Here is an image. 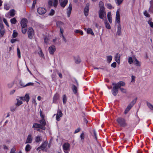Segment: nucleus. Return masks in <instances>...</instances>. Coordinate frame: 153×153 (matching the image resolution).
<instances>
[{"label":"nucleus","instance_id":"obj_1","mask_svg":"<svg viewBox=\"0 0 153 153\" xmlns=\"http://www.w3.org/2000/svg\"><path fill=\"white\" fill-rule=\"evenodd\" d=\"M116 21L118 24L117 25V35L120 36L121 33V27L120 24V15L119 10H117L116 12Z\"/></svg>","mask_w":153,"mask_h":153},{"label":"nucleus","instance_id":"obj_2","mask_svg":"<svg viewBox=\"0 0 153 153\" xmlns=\"http://www.w3.org/2000/svg\"><path fill=\"white\" fill-rule=\"evenodd\" d=\"M117 121L121 127H125L126 125L127 124L125 120L122 117H119L117 119Z\"/></svg>","mask_w":153,"mask_h":153},{"label":"nucleus","instance_id":"obj_3","mask_svg":"<svg viewBox=\"0 0 153 153\" xmlns=\"http://www.w3.org/2000/svg\"><path fill=\"white\" fill-rule=\"evenodd\" d=\"M62 148L65 153H68L70 150V146L68 143H65L62 146Z\"/></svg>","mask_w":153,"mask_h":153},{"label":"nucleus","instance_id":"obj_4","mask_svg":"<svg viewBox=\"0 0 153 153\" xmlns=\"http://www.w3.org/2000/svg\"><path fill=\"white\" fill-rule=\"evenodd\" d=\"M28 37L31 39L33 38L34 35V31L33 29L31 27H29L27 31Z\"/></svg>","mask_w":153,"mask_h":153},{"label":"nucleus","instance_id":"obj_5","mask_svg":"<svg viewBox=\"0 0 153 153\" xmlns=\"http://www.w3.org/2000/svg\"><path fill=\"white\" fill-rule=\"evenodd\" d=\"M99 17L101 19H103L104 18L106 17V13L105 9L100 10L99 11Z\"/></svg>","mask_w":153,"mask_h":153},{"label":"nucleus","instance_id":"obj_6","mask_svg":"<svg viewBox=\"0 0 153 153\" xmlns=\"http://www.w3.org/2000/svg\"><path fill=\"white\" fill-rule=\"evenodd\" d=\"M30 98L29 94H26L25 96L22 97H19V99L21 100H22V101H26L27 103L29 102Z\"/></svg>","mask_w":153,"mask_h":153},{"label":"nucleus","instance_id":"obj_7","mask_svg":"<svg viewBox=\"0 0 153 153\" xmlns=\"http://www.w3.org/2000/svg\"><path fill=\"white\" fill-rule=\"evenodd\" d=\"M114 85V86L113 87L111 91V93L114 96H115L118 93L119 88L116 85Z\"/></svg>","mask_w":153,"mask_h":153},{"label":"nucleus","instance_id":"obj_8","mask_svg":"<svg viewBox=\"0 0 153 153\" xmlns=\"http://www.w3.org/2000/svg\"><path fill=\"white\" fill-rule=\"evenodd\" d=\"M48 144V142L47 141H45L44 142L42 143L41 145L39 147H38L37 149V150H40L41 149L42 150H44L46 146Z\"/></svg>","mask_w":153,"mask_h":153},{"label":"nucleus","instance_id":"obj_9","mask_svg":"<svg viewBox=\"0 0 153 153\" xmlns=\"http://www.w3.org/2000/svg\"><path fill=\"white\" fill-rule=\"evenodd\" d=\"M56 50L55 47L54 45H51L48 48V51L50 54L53 55Z\"/></svg>","mask_w":153,"mask_h":153},{"label":"nucleus","instance_id":"obj_10","mask_svg":"<svg viewBox=\"0 0 153 153\" xmlns=\"http://www.w3.org/2000/svg\"><path fill=\"white\" fill-rule=\"evenodd\" d=\"M27 20L25 18L22 19L21 22V25L22 28L27 27Z\"/></svg>","mask_w":153,"mask_h":153},{"label":"nucleus","instance_id":"obj_11","mask_svg":"<svg viewBox=\"0 0 153 153\" xmlns=\"http://www.w3.org/2000/svg\"><path fill=\"white\" fill-rule=\"evenodd\" d=\"M39 122L41 127V129L43 130H45V126L46 125L45 120H44V118L42 119V120L39 121Z\"/></svg>","mask_w":153,"mask_h":153},{"label":"nucleus","instance_id":"obj_12","mask_svg":"<svg viewBox=\"0 0 153 153\" xmlns=\"http://www.w3.org/2000/svg\"><path fill=\"white\" fill-rule=\"evenodd\" d=\"M37 12L39 14L42 15L46 12V10L44 8L40 7L38 8Z\"/></svg>","mask_w":153,"mask_h":153},{"label":"nucleus","instance_id":"obj_13","mask_svg":"<svg viewBox=\"0 0 153 153\" xmlns=\"http://www.w3.org/2000/svg\"><path fill=\"white\" fill-rule=\"evenodd\" d=\"M125 85V83L123 81H120L117 83H113L112 84V85H116L119 88H121V86H124Z\"/></svg>","mask_w":153,"mask_h":153},{"label":"nucleus","instance_id":"obj_14","mask_svg":"<svg viewBox=\"0 0 153 153\" xmlns=\"http://www.w3.org/2000/svg\"><path fill=\"white\" fill-rule=\"evenodd\" d=\"M56 120L59 121L60 120V117H62V113L61 111L60 110H58L57 114H56Z\"/></svg>","mask_w":153,"mask_h":153},{"label":"nucleus","instance_id":"obj_15","mask_svg":"<svg viewBox=\"0 0 153 153\" xmlns=\"http://www.w3.org/2000/svg\"><path fill=\"white\" fill-rule=\"evenodd\" d=\"M72 9V5L71 4H70L67 9V15L68 17H69L71 13V11Z\"/></svg>","mask_w":153,"mask_h":153},{"label":"nucleus","instance_id":"obj_16","mask_svg":"<svg viewBox=\"0 0 153 153\" xmlns=\"http://www.w3.org/2000/svg\"><path fill=\"white\" fill-rule=\"evenodd\" d=\"M137 98H136L134 99L132 102H131L130 103L127 107V108L130 109L134 105L136 101L137 100Z\"/></svg>","mask_w":153,"mask_h":153},{"label":"nucleus","instance_id":"obj_17","mask_svg":"<svg viewBox=\"0 0 153 153\" xmlns=\"http://www.w3.org/2000/svg\"><path fill=\"white\" fill-rule=\"evenodd\" d=\"M32 140L33 137L32 135L31 134H29L27 137V138L25 142V143H31L32 142Z\"/></svg>","mask_w":153,"mask_h":153},{"label":"nucleus","instance_id":"obj_18","mask_svg":"<svg viewBox=\"0 0 153 153\" xmlns=\"http://www.w3.org/2000/svg\"><path fill=\"white\" fill-rule=\"evenodd\" d=\"M89 4H87L85 6L84 10V13L85 16H87L88 15V12L89 11Z\"/></svg>","mask_w":153,"mask_h":153},{"label":"nucleus","instance_id":"obj_19","mask_svg":"<svg viewBox=\"0 0 153 153\" xmlns=\"http://www.w3.org/2000/svg\"><path fill=\"white\" fill-rule=\"evenodd\" d=\"M120 55L119 53H117L115 56V60L118 64L120 63Z\"/></svg>","mask_w":153,"mask_h":153},{"label":"nucleus","instance_id":"obj_20","mask_svg":"<svg viewBox=\"0 0 153 153\" xmlns=\"http://www.w3.org/2000/svg\"><path fill=\"white\" fill-rule=\"evenodd\" d=\"M133 59H134V62L135 63V65L136 66H141V62H140L137 59V58L135 57H133Z\"/></svg>","mask_w":153,"mask_h":153},{"label":"nucleus","instance_id":"obj_21","mask_svg":"<svg viewBox=\"0 0 153 153\" xmlns=\"http://www.w3.org/2000/svg\"><path fill=\"white\" fill-rule=\"evenodd\" d=\"M59 1L60 2V4L61 6L63 7H64L67 4L68 1V0H64L63 1L62 0Z\"/></svg>","mask_w":153,"mask_h":153},{"label":"nucleus","instance_id":"obj_22","mask_svg":"<svg viewBox=\"0 0 153 153\" xmlns=\"http://www.w3.org/2000/svg\"><path fill=\"white\" fill-rule=\"evenodd\" d=\"M17 102L16 104V106H19L20 105H22L23 103L22 101V100H21L19 98L17 99Z\"/></svg>","mask_w":153,"mask_h":153},{"label":"nucleus","instance_id":"obj_23","mask_svg":"<svg viewBox=\"0 0 153 153\" xmlns=\"http://www.w3.org/2000/svg\"><path fill=\"white\" fill-rule=\"evenodd\" d=\"M86 31L87 33L90 34L92 36H94V33L91 28H88L87 29Z\"/></svg>","mask_w":153,"mask_h":153},{"label":"nucleus","instance_id":"obj_24","mask_svg":"<svg viewBox=\"0 0 153 153\" xmlns=\"http://www.w3.org/2000/svg\"><path fill=\"white\" fill-rule=\"evenodd\" d=\"M9 15L11 17H13L14 16L15 13V10L14 9H12L10 10L9 12Z\"/></svg>","mask_w":153,"mask_h":153},{"label":"nucleus","instance_id":"obj_25","mask_svg":"<svg viewBox=\"0 0 153 153\" xmlns=\"http://www.w3.org/2000/svg\"><path fill=\"white\" fill-rule=\"evenodd\" d=\"M72 89L74 94H76L77 92V87L74 85H73L72 87Z\"/></svg>","mask_w":153,"mask_h":153},{"label":"nucleus","instance_id":"obj_26","mask_svg":"<svg viewBox=\"0 0 153 153\" xmlns=\"http://www.w3.org/2000/svg\"><path fill=\"white\" fill-rule=\"evenodd\" d=\"M32 127L34 128H41V127L40 124L37 123H34L33 124Z\"/></svg>","mask_w":153,"mask_h":153},{"label":"nucleus","instance_id":"obj_27","mask_svg":"<svg viewBox=\"0 0 153 153\" xmlns=\"http://www.w3.org/2000/svg\"><path fill=\"white\" fill-rule=\"evenodd\" d=\"M148 108L151 110L153 111V105L148 102H146Z\"/></svg>","mask_w":153,"mask_h":153},{"label":"nucleus","instance_id":"obj_28","mask_svg":"<svg viewBox=\"0 0 153 153\" xmlns=\"http://www.w3.org/2000/svg\"><path fill=\"white\" fill-rule=\"evenodd\" d=\"M62 101L63 103L65 104L67 101V97L65 94H64L63 96Z\"/></svg>","mask_w":153,"mask_h":153},{"label":"nucleus","instance_id":"obj_29","mask_svg":"<svg viewBox=\"0 0 153 153\" xmlns=\"http://www.w3.org/2000/svg\"><path fill=\"white\" fill-rule=\"evenodd\" d=\"M100 10L105 9L104 5L103 2L102 1H100L99 4Z\"/></svg>","mask_w":153,"mask_h":153},{"label":"nucleus","instance_id":"obj_30","mask_svg":"<svg viewBox=\"0 0 153 153\" xmlns=\"http://www.w3.org/2000/svg\"><path fill=\"white\" fill-rule=\"evenodd\" d=\"M105 27L107 29H111L110 25L107 20L105 21Z\"/></svg>","mask_w":153,"mask_h":153},{"label":"nucleus","instance_id":"obj_31","mask_svg":"<svg viewBox=\"0 0 153 153\" xmlns=\"http://www.w3.org/2000/svg\"><path fill=\"white\" fill-rule=\"evenodd\" d=\"M59 95L58 94H55L53 97V102L54 103H55L57 100L58 98H59Z\"/></svg>","mask_w":153,"mask_h":153},{"label":"nucleus","instance_id":"obj_32","mask_svg":"<svg viewBox=\"0 0 153 153\" xmlns=\"http://www.w3.org/2000/svg\"><path fill=\"white\" fill-rule=\"evenodd\" d=\"M18 106H16V105L15 106H12L10 107V111L12 112H14L17 109V107Z\"/></svg>","mask_w":153,"mask_h":153},{"label":"nucleus","instance_id":"obj_33","mask_svg":"<svg viewBox=\"0 0 153 153\" xmlns=\"http://www.w3.org/2000/svg\"><path fill=\"white\" fill-rule=\"evenodd\" d=\"M42 138L40 136H37L35 139V141L36 143H39L42 140Z\"/></svg>","mask_w":153,"mask_h":153},{"label":"nucleus","instance_id":"obj_34","mask_svg":"<svg viewBox=\"0 0 153 153\" xmlns=\"http://www.w3.org/2000/svg\"><path fill=\"white\" fill-rule=\"evenodd\" d=\"M75 62L76 64H79L81 62V59H80V58L79 57H76L75 58Z\"/></svg>","mask_w":153,"mask_h":153},{"label":"nucleus","instance_id":"obj_35","mask_svg":"<svg viewBox=\"0 0 153 153\" xmlns=\"http://www.w3.org/2000/svg\"><path fill=\"white\" fill-rule=\"evenodd\" d=\"M112 59V56L110 55L107 56V62L110 63Z\"/></svg>","mask_w":153,"mask_h":153},{"label":"nucleus","instance_id":"obj_36","mask_svg":"<svg viewBox=\"0 0 153 153\" xmlns=\"http://www.w3.org/2000/svg\"><path fill=\"white\" fill-rule=\"evenodd\" d=\"M10 8L9 5L7 4H4V8L6 10H8Z\"/></svg>","mask_w":153,"mask_h":153},{"label":"nucleus","instance_id":"obj_37","mask_svg":"<svg viewBox=\"0 0 153 153\" xmlns=\"http://www.w3.org/2000/svg\"><path fill=\"white\" fill-rule=\"evenodd\" d=\"M31 149L30 146L29 144H27L25 147V151L26 152H28Z\"/></svg>","mask_w":153,"mask_h":153},{"label":"nucleus","instance_id":"obj_38","mask_svg":"<svg viewBox=\"0 0 153 153\" xmlns=\"http://www.w3.org/2000/svg\"><path fill=\"white\" fill-rule=\"evenodd\" d=\"M10 22L12 24H15L17 22L15 18H13L10 20Z\"/></svg>","mask_w":153,"mask_h":153},{"label":"nucleus","instance_id":"obj_39","mask_svg":"<svg viewBox=\"0 0 153 153\" xmlns=\"http://www.w3.org/2000/svg\"><path fill=\"white\" fill-rule=\"evenodd\" d=\"M14 83L13 82H11L7 84V86L8 88H11L14 85Z\"/></svg>","mask_w":153,"mask_h":153},{"label":"nucleus","instance_id":"obj_40","mask_svg":"<svg viewBox=\"0 0 153 153\" xmlns=\"http://www.w3.org/2000/svg\"><path fill=\"white\" fill-rule=\"evenodd\" d=\"M17 55L18 57L20 58H21V52L20 51L18 47L17 49Z\"/></svg>","mask_w":153,"mask_h":153},{"label":"nucleus","instance_id":"obj_41","mask_svg":"<svg viewBox=\"0 0 153 153\" xmlns=\"http://www.w3.org/2000/svg\"><path fill=\"white\" fill-rule=\"evenodd\" d=\"M134 61L133 58L131 57H129L128 58V62L129 64H131L133 63Z\"/></svg>","mask_w":153,"mask_h":153},{"label":"nucleus","instance_id":"obj_42","mask_svg":"<svg viewBox=\"0 0 153 153\" xmlns=\"http://www.w3.org/2000/svg\"><path fill=\"white\" fill-rule=\"evenodd\" d=\"M39 48L40 51L38 53L40 56L43 57L44 56V54L42 51V50L40 47H39Z\"/></svg>","mask_w":153,"mask_h":153},{"label":"nucleus","instance_id":"obj_43","mask_svg":"<svg viewBox=\"0 0 153 153\" xmlns=\"http://www.w3.org/2000/svg\"><path fill=\"white\" fill-rule=\"evenodd\" d=\"M27 27H25L24 28H22V32L24 33L25 34L26 33L27 31Z\"/></svg>","mask_w":153,"mask_h":153},{"label":"nucleus","instance_id":"obj_44","mask_svg":"<svg viewBox=\"0 0 153 153\" xmlns=\"http://www.w3.org/2000/svg\"><path fill=\"white\" fill-rule=\"evenodd\" d=\"M144 15L147 17H149L150 16L146 10H145L143 12Z\"/></svg>","mask_w":153,"mask_h":153},{"label":"nucleus","instance_id":"obj_45","mask_svg":"<svg viewBox=\"0 0 153 153\" xmlns=\"http://www.w3.org/2000/svg\"><path fill=\"white\" fill-rule=\"evenodd\" d=\"M4 29H1L0 30V36H2L4 34Z\"/></svg>","mask_w":153,"mask_h":153},{"label":"nucleus","instance_id":"obj_46","mask_svg":"<svg viewBox=\"0 0 153 153\" xmlns=\"http://www.w3.org/2000/svg\"><path fill=\"white\" fill-rule=\"evenodd\" d=\"M34 85V84L32 82H29L27 83V84H26L24 86H23V87H25L28 86H33Z\"/></svg>","mask_w":153,"mask_h":153},{"label":"nucleus","instance_id":"obj_47","mask_svg":"<svg viewBox=\"0 0 153 153\" xmlns=\"http://www.w3.org/2000/svg\"><path fill=\"white\" fill-rule=\"evenodd\" d=\"M18 35V33L16 32L15 31V30H14L13 31V38H15Z\"/></svg>","mask_w":153,"mask_h":153},{"label":"nucleus","instance_id":"obj_48","mask_svg":"<svg viewBox=\"0 0 153 153\" xmlns=\"http://www.w3.org/2000/svg\"><path fill=\"white\" fill-rule=\"evenodd\" d=\"M55 13V11L53 9H51L49 15L50 16L53 15Z\"/></svg>","mask_w":153,"mask_h":153},{"label":"nucleus","instance_id":"obj_49","mask_svg":"<svg viewBox=\"0 0 153 153\" xmlns=\"http://www.w3.org/2000/svg\"><path fill=\"white\" fill-rule=\"evenodd\" d=\"M107 16L108 19L112 18L111 12H109L108 13Z\"/></svg>","mask_w":153,"mask_h":153},{"label":"nucleus","instance_id":"obj_50","mask_svg":"<svg viewBox=\"0 0 153 153\" xmlns=\"http://www.w3.org/2000/svg\"><path fill=\"white\" fill-rule=\"evenodd\" d=\"M3 21L4 22V23H5V24L8 27H9V24H8V23L7 22V21L6 20V19L5 18H3Z\"/></svg>","mask_w":153,"mask_h":153},{"label":"nucleus","instance_id":"obj_51","mask_svg":"<svg viewBox=\"0 0 153 153\" xmlns=\"http://www.w3.org/2000/svg\"><path fill=\"white\" fill-rule=\"evenodd\" d=\"M119 88L121 91L123 93H126V89H124L123 88Z\"/></svg>","mask_w":153,"mask_h":153},{"label":"nucleus","instance_id":"obj_52","mask_svg":"<svg viewBox=\"0 0 153 153\" xmlns=\"http://www.w3.org/2000/svg\"><path fill=\"white\" fill-rule=\"evenodd\" d=\"M58 4V0H54L53 2V5L54 7H56L57 5Z\"/></svg>","mask_w":153,"mask_h":153},{"label":"nucleus","instance_id":"obj_53","mask_svg":"<svg viewBox=\"0 0 153 153\" xmlns=\"http://www.w3.org/2000/svg\"><path fill=\"white\" fill-rule=\"evenodd\" d=\"M148 23L150 25V27L153 28V22L150 21H149L148 22Z\"/></svg>","mask_w":153,"mask_h":153},{"label":"nucleus","instance_id":"obj_54","mask_svg":"<svg viewBox=\"0 0 153 153\" xmlns=\"http://www.w3.org/2000/svg\"><path fill=\"white\" fill-rule=\"evenodd\" d=\"M0 27L1 29H4V25L2 22L0 20Z\"/></svg>","mask_w":153,"mask_h":153},{"label":"nucleus","instance_id":"obj_55","mask_svg":"<svg viewBox=\"0 0 153 153\" xmlns=\"http://www.w3.org/2000/svg\"><path fill=\"white\" fill-rule=\"evenodd\" d=\"M107 7L109 9H112V5L110 4H107Z\"/></svg>","mask_w":153,"mask_h":153},{"label":"nucleus","instance_id":"obj_56","mask_svg":"<svg viewBox=\"0 0 153 153\" xmlns=\"http://www.w3.org/2000/svg\"><path fill=\"white\" fill-rule=\"evenodd\" d=\"M131 82H134L135 81V76H134L133 75H132L131 76Z\"/></svg>","mask_w":153,"mask_h":153},{"label":"nucleus","instance_id":"obj_57","mask_svg":"<svg viewBox=\"0 0 153 153\" xmlns=\"http://www.w3.org/2000/svg\"><path fill=\"white\" fill-rule=\"evenodd\" d=\"M116 63L115 62H113L111 65V66L113 68H115L116 66Z\"/></svg>","mask_w":153,"mask_h":153},{"label":"nucleus","instance_id":"obj_58","mask_svg":"<svg viewBox=\"0 0 153 153\" xmlns=\"http://www.w3.org/2000/svg\"><path fill=\"white\" fill-rule=\"evenodd\" d=\"M80 137L81 140H83L84 138V134L83 133H82L80 135Z\"/></svg>","mask_w":153,"mask_h":153},{"label":"nucleus","instance_id":"obj_59","mask_svg":"<svg viewBox=\"0 0 153 153\" xmlns=\"http://www.w3.org/2000/svg\"><path fill=\"white\" fill-rule=\"evenodd\" d=\"M123 0H117V3L118 4H121Z\"/></svg>","mask_w":153,"mask_h":153},{"label":"nucleus","instance_id":"obj_60","mask_svg":"<svg viewBox=\"0 0 153 153\" xmlns=\"http://www.w3.org/2000/svg\"><path fill=\"white\" fill-rule=\"evenodd\" d=\"M81 129L80 128H78L75 130L74 131V133H78L79 131Z\"/></svg>","mask_w":153,"mask_h":153},{"label":"nucleus","instance_id":"obj_61","mask_svg":"<svg viewBox=\"0 0 153 153\" xmlns=\"http://www.w3.org/2000/svg\"><path fill=\"white\" fill-rule=\"evenodd\" d=\"M40 117H41L42 118V119L44 118V116L42 114V111L41 110H40Z\"/></svg>","mask_w":153,"mask_h":153},{"label":"nucleus","instance_id":"obj_62","mask_svg":"<svg viewBox=\"0 0 153 153\" xmlns=\"http://www.w3.org/2000/svg\"><path fill=\"white\" fill-rule=\"evenodd\" d=\"M15 90H14V89L13 90H11L10 92V95H12V94H13L15 93Z\"/></svg>","mask_w":153,"mask_h":153},{"label":"nucleus","instance_id":"obj_63","mask_svg":"<svg viewBox=\"0 0 153 153\" xmlns=\"http://www.w3.org/2000/svg\"><path fill=\"white\" fill-rule=\"evenodd\" d=\"M130 109H129L127 108H126V110H125V114H126L127 113H128V112L130 110Z\"/></svg>","mask_w":153,"mask_h":153},{"label":"nucleus","instance_id":"obj_64","mask_svg":"<svg viewBox=\"0 0 153 153\" xmlns=\"http://www.w3.org/2000/svg\"><path fill=\"white\" fill-rule=\"evenodd\" d=\"M17 40L16 39H12L11 40V42L12 43H15L16 42Z\"/></svg>","mask_w":153,"mask_h":153}]
</instances>
